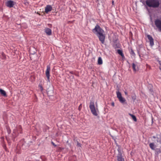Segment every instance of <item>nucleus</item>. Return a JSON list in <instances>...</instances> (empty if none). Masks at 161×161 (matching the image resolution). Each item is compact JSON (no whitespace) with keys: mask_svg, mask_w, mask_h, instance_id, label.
<instances>
[{"mask_svg":"<svg viewBox=\"0 0 161 161\" xmlns=\"http://www.w3.org/2000/svg\"><path fill=\"white\" fill-rule=\"evenodd\" d=\"M92 31L94 34L97 35L101 43L104 44L105 38V35L103 34L104 32L103 30L97 24L95 28L92 30Z\"/></svg>","mask_w":161,"mask_h":161,"instance_id":"f257e3e1","label":"nucleus"},{"mask_svg":"<svg viewBox=\"0 0 161 161\" xmlns=\"http://www.w3.org/2000/svg\"><path fill=\"white\" fill-rule=\"evenodd\" d=\"M159 1H146L147 6L149 7L157 8L159 5Z\"/></svg>","mask_w":161,"mask_h":161,"instance_id":"f03ea898","label":"nucleus"},{"mask_svg":"<svg viewBox=\"0 0 161 161\" xmlns=\"http://www.w3.org/2000/svg\"><path fill=\"white\" fill-rule=\"evenodd\" d=\"M22 133V127L20 125L17 126L14 129L13 131L12 136L16 138L18 136L19 133L21 134Z\"/></svg>","mask_w":161,"mask_h":161,"instance_id":"7ed1b4c3","label":"nucleus"},{"mask_svg":"<svg viewBox=\"0 0 161 161\" xmlns=\"http://www.w3.org/2000/svg\"><path fill=\"white\" fill-rule=\"evenodd\" d=\"M89 108L92 114L94 116H97L98 114L95 107L94 103L93 101H91L90 103Z\"/></svg>","mask_w":161,"mask_h":161,"instance_id":"20e7f679","label":"nucleus"},{"mask_svg":"<svg viewBox=\"0 0 161 161\" xmlns=\"http://www.w3.org/2000/svg\"><path fill=\"white\" fill-rule=\"evenodd\" d=\"M154 23L156 26L161 31V20L158 19H155Z\"/></svg>","mask_w":161,"mask_h":161,"instance_id":"39448f33","label":"nucleus"},{"mask_svg":"<svg viewBox=\"0 0 161 161\" xmlns=\"http://www.w3.org/2000/svg\"><path fill=\"white\" fill-rule=\"evenodd\" d=\"M16 4V3L13 1H8L6 3V5L8 7L11 8L13 7Z\"/></svg>","mask_w":161,"mask_h":161,"instance_id":"423d86ee","label":"nucleus"},{"mask_svg":"<svg viewBox=\"0 0 161 161\" xmlns=\"http://www.w3.org/2000/svg\"><path fill=\"white\" fill-rule=\"evenodd\" d=\"M50 66L48 65L47 66V69L46 71V76L47 78L48 81H50Z\"/></svg>","mask_w":161,"mask_h":161,"instance_id":"0eeeda50","label":"nucleus"},{"mask_svg":"<svg viewBox=\"0 0 161 161\" xmlns=\"http://www.w3.org/2000/svg\"><path fill=\"white\" fill-rule=\"evenodd\" d=\"M147 37L150 42V45L151 46L154 45L153 39L152 37L150 35H147Z\"/></svg>","mask_w":161,"mask_h":161,"instance_id":"6e6552de","label":"nucleus"},{"mask_svg":"<svg viewBox=\"0 0 161 161\" xmlns=\"http://www.w3.org/2000/svg\"><path fill=\"white\" fill-rule=\"evenodd\" d=\"M52 8L51 5H48L45 8V12L47 14L48 12L51 11L52 10Z\"/></svg>","mask_w":161,"mask_h":161,"instance_id":"1a4fd4ad","label":"nucleus"},{"mask_svg":"<svg viewBox=\"0 0 161 161\" xmlns=\"http://www.w3.org/2000/svg\"><path fill=\"white\" fill-rule=\"evenodd\" d=\"M117 157V161H125L124 158H123L122 154H118Z\"/></svg>","mask_w":161,"mask_h":161,"instance_id":"9d476101","label":"nucleus"},{"mask_svg":"<svg viewBox=\"0 0 161 161\" xmlns=\"http://www.w3.org/2000/svg\"><path fill=\"white\" fill-rule=\"evenodd\" d=\"M45 32L46 33V34L48 35H50L52 34V31L51 30L48 28H46L45 29Z\"/></svg>","mask_w":161,"mask_h":161,"instance_id":"9b49d317","label":"nucleus"},{"mask_svg":"<svg viewBox=\"0 0 161 161\" xmlns=\"http://www.w3.org/2000/svg\"><path fill=\"white\" fill-rule=\"evenodd\" d=\"M119 102L123 104H127V103L126 102V100L125 99L122 97L120 98L119 99Z\"/></svg>","mask_w":161,"mask_h":161,"instance_id":"f8f14e48","label":"nucleus"},{"mask_svg":"<svg viewBox=\"0 0 161 161\" xmlns=\"http://www.w3.org/2000/svg\"><path fill=\"white\" fill-rule=\"evenodd\" d=\"M0 93L1 95H3L4 97H7V96L5 91L1 89H0Z\"/></svg>","mask_w":161,"mask_h":161,"instance_id":"ddd939ff","label":"nucleus"},{"mask_svg":"<svg viewBox=\"0 0 161 161\" xmlns=\"http://www.w3.org/2000/svg\"><path fill=\"white\" fill-rule=\"evenodd\" d=\"M2 146L3 148L4 149L5 151L6 152H8V149L6 147V144H5L4 142H3L2 143Z\"/></svg>","mask_w":161,"mask_h":161,"instance_id":"4468645a","label":"nucleus"},{"mask_svg":"<svg viewBox=\"0 0 161 161\" xmlns=\"http://www.w3.org/2000/svg\"><path fill=\"white\" fill-rule=\"evenodd\" d=\"M116 94L117 98L119 99L122 97L121 93L119 91V89L118 91L116 92Z\"/></svg>","mask_w":161,"mask_h":161,"instance_id":"2eb2a0df","label":"nucleus"},{"mask_svg":"<svg viewBox=\"0 0 161 161\" xmlns=\"http://www.w3.org/2000/svg\"><path fill=\"white\" fill-rule=\"evenodd\" d=\"M116 146L118 147L117 150L118 152V154H119V155L122 154L121 150V146L117 144H116Z\"/></svg>","mask_w":161,"mask_h":161,"instance_id":"dca6fc26","label":"nucleus"},{"mask_svg":"<svg viewBox=\"0 0 161 161\" xmlns=\"http://www.w3.org/2000/svg\"><path fill=\"white\" fill-rule=\"evenodd\" d=\"M130 54L131 55H132L134 57H135V55H136L135 54V53L132 47H130Z\"/></svg>","mask_w":161,"mask_h":161,"instance_id":"f3484780","label":"nucleus"},{"mask_svg":"<svg viewBox=\"0 0 161 161\" xmlns=\"http://www.w3.org/2000/svg\"><path fill=\"white\" fill-rule=\"evenodd\" d=\"M150 148L153 150H155V146L153 143H151L149 144Z\"/></svg>","mask_w":161,"mask_h":161,"instance_id":"a211bd4d","label":"nucleus"},{"mask_svg":"<svg viewBox=\"0 0 161 161\" xmlns=\"http://www.w3.org/2000/svg\"><path fill=\"white\" fill-rule=\"evenodd\" d=\"M97 64L99 65H101L103 64V61L101 57H99L98 58Z\"/></svg>","mask_w":161,"mask_h":161,"instance_id":"6ab92c4d","label":"nucleus"},{"mask_svg":"<svg viewBox=\"0 0 161 161\" xmlns=\"http://www.w3.org/2000/svg\"><path fill=\"white\" fill-rule=\"evenodd\" d=\"M113 47L115 49H116L117 48H119V43H116L115 44H113Z\"/></svg>","mask_w":161,"mask_h":161,"instance_id":"aec40b11","label":"nucleus"},{"mask_svg":"<svg viewBox=\"0 0 161 161\" xmlns=\"http://www.w3.org/2000/svg\"><path fill=\"white\" fill-rule=\"evenodd\" d=\"M130 115L132 119L134 121L136 122L137 121V119L135 115L131 114H130Z\"/></svg>","mask_w":161,"mask_h":161,"instance_id":"412c9836","label":"nucleus"},{"mask_svg":"<svg viewBox=\"0 0 161 161\" xmlns=\"http://www.w3.org/2000/svg\"><path fill=\"white\" fill-rule=\"evenodd\" d=\"M1 58L3 59H5L6 58V55L3 52L1 53Z\"/></svg>","mask_w":161,"mask_h":161,"instance_id":"4be33fe9","label":"nucleus"},{"mask_svg":"<svg viewBox=\"0 0 161 161\" xmlns=\"http://www.w3.org/2000/svg\"><path fill=\"white\" fill-rule=\"evenodd\" d=\"M117 52L120 55L123 54V51L121 50L118 49L117 51Z\"/></svg>","mask_w":161,"mask_h":161,"instance_id":"5701e85b","label":"nucleus"},{"mask_svg":"<svg viewBox=\"0 0 161 161\" xmlns=\"http://www.w3.org/2000/svg\"><path fill=\"white\" fill-rule=\"evenodd\" d=\"M157 142H158L160 144H161V136H160V137H157Z\"/></svg>","mask_w":161,"mask_h":161,"instance_id":"b1692460","label":"nucleus"},{"mask_svg":"<svg viewBox=\"0 0 161 161\" xmlns=\"http://www.w3.org/2000/svg\"><path fill=\"white\" fill-rule=\"evenodd\" d=\"M136 65L134 63H132V68L134 71L136 72Z\"/></svg>","mask_w":161,"mask_h":161,"instance_id":"393cba45","label":"nucleus"},{"mask_svg":"<svg viewBox=\"0 0 161 161\" xmlns=\"http://www.w3.org/2000/svg\"><path fill=\"white\" fill-rule=\"evenodd\" d=\"M49 128L48 126L46 125L45 128L43 129V131L44 132H46L47 131V130L49 129Z\"/></svg>","mask_w":161,"mask_h":161,"instance_id":"a878e982","label":"nucleus"},{"mask_svg":"<svg viewBox=\"0 0 161 161\" xmlns=\"http://www.w3.org/2000/svg\"><path fill=\"white\" fill-rule=\"evenodd\" d=\"M133 100V101H135L136 99V96L135 94H134V95H133L131 96Z\"/></svg>","mask_w":161,"mask_h":161,"instance_id":"bb28decb","label":"nucleus"},{"mask_svg":"<svg viewBox=\"0 0 161 161\" xmlns=\"http://www.w3.org/2000/svg\"><path fill=\"white\" fill-rule=\"evenodd\" d=\"M157 61L158 62L160 65L159 67V69L161 70V60L157 59Z\"/></svg>","mask_w":161,"mask_h":161,"instance_id":"cd10ccee","label":"nucleus"},{"mask_svg":"<svg viewBox=\"0 0 161 161\" xmlns=\"http://www.w3.org/2000/svg\"><path fill=\"white\" fill-rule=\"evenodd\" d=\"M77 142V145L76 146L78 147H81V143H79V142L77 141H76Z\"/></svg>","mask_w":161,"mask_h":161,"instance_id":"c85d7f7f","label":"nucleus"},{"mask_svg":"<svg viewBox=\"0 0 161 161\" xmlns=\"http://www.w3.org/2000/svg\"><path fill=\"white\" fill-rule=\"evenodd\" d=\"M118 41V39H114L113 40V44H115L116 43H117V42Z\"/></svg>","mask_w":161,"mask_h":161,"instance_id":"c756f323","label":"nucleus"},{"mask_svg":"<svg viewBox=\"0 0 161 161\" xmlns=\"http://www.w3.org/2000/svg\"><path fill=\"white\" fill-rule=\"evenodd\" d=\"M39 87H40V90L41 91V92H42L43 89V88L42 87V85H39Z\"/></svg>","mask_w":161,"mask_h":161,"instance_id":"7c9ffc66","label":"nucleus"},{"mask_svg":"<svg viewBox=\"0 0 161 161\" xmlns=\"http://www.w3.org/2000/svg\"><path fill=\"white\" fill-rule=\"evenodd\" d=\"M6 140H7V142H8L9 145H10V143L9 142V141H10L9 139L7 137H6Z\"/></svg>","mask_w":161,"mask_h":161,"instance_id":"2f4dec72","label":"nucleus"},{"mask_svg":"<svg viewBox=\"0 0 161 161\" xmlns=\"http://www.w3.org/2000/svg\"><path fill=\"white\" fill-rule=\"evenodd\" d=\"M82 104H80V105H79V107H78V110L80 111L81 110V109L82 108Z\"/></svg>","mask_w":161,"mask_h":161,"instance_id":"473e14b6","label":"nucleus"},{"mask_svg":"<svg viewBox=\"0 0 161 161\" xmlns=\"http://www.w3.org/2000/svg\"><path fill=\"white\" fill-rule=\"evenodd\" d=\"M157 153L158 154L161 153V149L160 150V149H157Z\"/></svg>","mask_w":161,"mask_h":161,"instance_id":"72a5a7b5","label":"nucleus"},{"mask_svg":"<svg viewBox=\"0 0 161 161\" xmlns=\"http://www.w3.org/2000/svg\"><path fill=\"white\" fill-rule=\"evenodd\" d=\"M74 21H75V20H73L72 21H68L67 22V23L68 24H69L70 23H73Z\"/></svg>","mask_w":161,"mask_h":161,"instance_id":"f704fd0d","label":"nucleus"},{"mask_svg":"<svg viewBox=\"0 0 161 161\" xmlns=\"http://www.w3.org/2000/svg\"><path fill=\"white\" fill-rule=\"evenodd\" d=\"M7 131L8 134H10L11 133V130L10 129H7Z\"/></svg>","mask_w":161,"mask_h":161,"instance_id":"c9c22d12","label":"nucleus"},{"mask_svg":"<svg viewBox=\"0 0 161 161\" xmlns=\"http://www.w3.org/2000/svg\"><path fill=\"white\" fill-rule=\"evenodd\" d=\"M137 53L139 55V56L140 57V49H137Z\"/></svg>","mask_w":161,"mask_h":161,"instance_id":"e433bc0d","label":"nucleus"},{"mask_svg":"<svg viewBox=\"0 0 161 161\" xmlns=\"http://www.w3.org/2000/svg\"><path fill=\"white\" fill-rule=\"evenodd\" d=\"M51 143L54 147H56L57 145H55L53 142H51Z\"/></svg>","mask_w":161,"mask_h":161,"instance_id":"4c0bfd02","label":"nucleus"},{"mask_svg":"<svg viewBox=\"0 0 161 161\" xmlns=\"http://www.w3.org/2000/svg\"><path fill=\"white\" fill-rule=\"evenodd\" d=\"M120 56L122 57V58H125V56H124V54H122V55H121Z\"/></svg>","mask_w":161,"mask_h":161,"instance_id":"58836bf2","label":"nucleus"},{"mask_svg":"<svg viewBox=\"0 0 161 161\" xmlns=\"http://www.w3.org/2000/svg\"><path fill=\"white\" fill-rule=\"evenodd\" d=\"M140 1L143 4H145V2L144 1Z\"/></svg>","mask_w":161,"mask_h":161,"instance_id":"ea45409f","label":"nucleus"},{"mask_svg":"<svg viewBox=\"0 0 161 161\" xmlns=\"http://www.w3.org/2000/svg\"><path fill=\"white\" fill-rule=\"evenodd\" d=\"M24 3H25V4L26 5H27L28 4V3L27 2H24Z\"/></svg>","mask_w":161,"mask_h":161,"instance_id":"a19ab883","label":"nucleus"},{"mask_svg":"<svg viewBox=\"0 0 161 161\" xmlns=\"http://www.w3.org/2000/svg\"><path fill=\"white\" fill-rule=\"evenodd\" d=\"M48 27H51L52 26V25L50 24H48Z\"/></svg>","mask_w":161,"mask_h":161,"instance_id":"79ce46f5","label":"nucleus"},{"mask_svg":"<svg viewBox=\"0 0 161 161\" xmlns=\"http://www.w3.org/2000/svg\"><path fill=\"white\" fill-rule=\"evenodd\" d=\"M111 105L113 106H114V102H113L111 103Z\"/></svg>","mask_w":161,"mask_h":161,"instance_id":"37998d69","label":"nucleus"},{"mask_svg":"<svg viewBox=\"0 0 161 161\" xmlns=\"http://www.w3.org/2000/svg\"><path fill=\"white\" fill-rule=\"evenodd\" d=\"M149 91L150 92H153V90L151 89H149Z\"/></svg>","mask_w":161,"mask_h":161,"instance_id":"c03bdc74","label":"nucleus"},{"mask_svg":"<svg viewBox=\"0 0 161 161\" xmlns=\"http://www.w3.org/2000/svg\"><path fill=\"white\" fill-rule=\"evenodd\" d=\"M13 138H12V140L14 142L15 141V138H14V137H13Z\"/></svg>","mask_w":161,"mask_h":161,"instance_id":"a18cd8bd","label":"nucleus"},{"mask_svg":"<svg viewBox=\"0 0 161 161\" xmlns=\"http://www.w3.org/2000/svg\"><path fill=\"white\" fill-rule=\"evenodd\" d=\"M69 73L71 74H74L73 72V71H71L69 72Z\"/></svg>","mask_w":161,"mask_h":161,"instance_id":"49530a36","label":"nucleus"},{"mask_svg":"<svg viewBox=\"0 0 161 161\" xmlns=\"http://www.w3.org/2000/svg\"><path fill=\"white\" fill-rule=\"evenodd\" d=\"M152 124L153 123V117H152Z\"/></svg>","mask_w":161,"mask_h":161,"instance_id":"de8ad7c7","label":"nucleus"},{"mask_svg":"<svg viewBox=\"0 0 161 161\" xmlns=\"http://www.w3.org/2000/svg\"><path fill=\"white\" fill-rule=\"evenodd\" d=\"M74 75L76 76H79V75L78 74H74Z\"/></svg>","mask_w":161,"mask_h":161,"instance_id":"09e8293b","label":"nucleus"},{"mask_svg":"<svg viewBox=\"0 0 161 161\" xmlns=\"http://www.w3.org/2000/svg\"><path fill=\"white\" fill-rule=\"evenodd\" d=\"M59 149H60V150H62L64 149V148H62L61 147H59Z\"/></svg>","mask_w":161,"mask_h":161,"instance_id":"8fccbe9b","label":"nucleus"},{"mask_svg":"<svg viewBox=\"0 0 161 161\" xmlns=\"http://www.w3.org/2000/svg\"><path fill=\"white\" fill-rule=\"evenodd\" d=\"M112 3L113 5H114V1H112Z\"/></svg>","mask_w":161,"mask_h":161,"instance_id":"3c124183","label":"nucleus"},{"mask_svg":"<svg viewBox=\"0 0 161 161\" xmlns=\"http://www.w3.org/2000/svg\"><path fill=\"white\" fill-rule=\"evenodd\" d=\"M30 53H32V54H34V53H35V52H34V53H32L31 52V49L30 50Z\"/></svg>","mask_w":161,"mask_h":161,"instance_id":"603ef678","label":"nucleus"},{"mask_svg":"<svg viewBox=\"0 0 161 161\" xmlns=\"http://www.w3.org/2000/svg\"><path fill=\"white\" fill-rule=\"evenodd\" d=\"M125 95H128V93H127V92H125Z\"/></svg>","mask_w":161,"mask_h":161,"instance_id":"864d4df0","label":"nucleus"},{"mask_svg":"<svg viewBox=\"0 0 161 161\" xmlns=\"http://www.w3.org/2000/svg\"><path fill=\"white\" fill-rule=\"evenodd\" d=\"M153 138H154V139H155V138H156L157 137H156V136H153Z\"/></svg>","mask_w":161,"mask_h":161,"instance_id":"5fc2aeb1","label":"nucleus"},{"mask_svg":"<svg viewBox=\"0 0 161 161\" xmlns=\"http://www.w3.org/2000/svg\"><path fill=\"white\" fill-rule=\"evenodd\" d=\"M160 120H161V119H160Z\"/></svg>","mask_w":161,"mask_h":161,"instance_id":"6e6d98bb","label":"nucleus"}]
</instances>
